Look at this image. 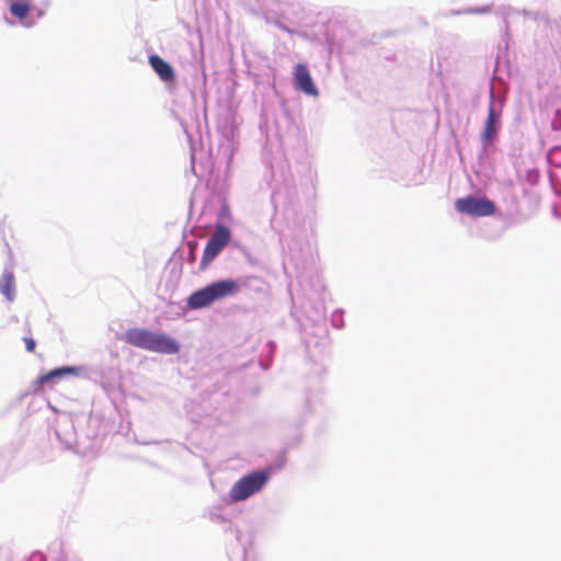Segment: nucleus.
Returning <instances> with one entry per match:
<instances>
[{
	"label": "nucleus",
	"instance_id": "1",
	"mask_svg": "<svg viewBox=\"0 0 561 561\" xmlns=\"http://www.w3.org/2000/svg\"><path fill=\"white\" fill-rule=\"evenodd\" d=\"M122 340L134 346L149 352L173 355L180 352L179 342L160 331L144 328H130L125 331Z\"/></svg>",
	"mask_w": 561,
	"mask_h": 561
},
{
	"label": "nucleus",
	"instance_id": "11",
	"mask_svg": "<svg viewBox=\"0 0 561 561\" xmlns=\"http://www.w3.org/2000/svg\"><path fill=\"white\" fill-rule=\"evenodd\" d=\"M496 119H497V117L495 115V112L491 107L490 111H489V115H488L485 125H484L483 133H482V138L488 144L491 142L493 140V138L495 137V134H496V127H495Z\"/></svg>",
	"mask_w": 561,
	"mask_h": 561
},
{
	"label": "nucleus",
	"instance_id": "4",
	"mask_svg": "<svg viewBox=\"0 0 561 561\" xmlns=\"http://www.w3.org/2000/svg\"><path fill=\"white\" fill-rule=\"evenodd\" d=\"M456 209L472 217L492 216L496 211L495 204L485 197L468 196L455 203Z\"/></svg>",
	"mask_w": 561,
	"mask_h": 561
},
{
	"label": "nucleus",
	"instance_id": "8",
	"mask_svg": "<svg viewBox=\"0 0 561 561\" xmlns=\"http://www.w3.org/2000/svg\"><path fill=\"white\" fill-rule=\"evenodd\" d=\"M77 369L75 367H61L50 370L47 374H44L39 376L36 380L38 383V388H43L44 385H47L49 382H54L55 380H58L62 378L66 375H72L76 374Z\"/></svg>",
	"mask_w": 561,
	"mask_h": 561
},
{
	"label": "nucleus",
	"instance_id": "3",
	"mask_svg": "<svg viewBox=\"0 0 561 561\" xmlns=\"http://www.w3.org/2000/svg\"><path fill=\"white\" fill-rule=\"evenodd\" d=\"M268 474L264 471H254L239 479L231 488L229 495L236 501H244L257 493L266 484Z\"/></svg>",
	"mask_w": 561,
	"mask_h": 561
},
{
	"label": "nucleus",
	"instance_id": "6",
	"mask_svg": "<svg viewBox=\"0 0 561 561\" xmlns=\"http://www.w3.org/2000/svg\"><path fill=\"white\" fill-rule=\"evenodd\" d=\"M295 85L298 90L302 91L307 95H318V89L313 83L311 75L304 64H298L294 70Z\"/></svg>",
	"mask_w": 561,
	"mask_h": 561
},
{
	"label": "nucleus",
	"instance_id": "7",
	"mask_svg": "<svg viewBox=\"0 0 561 561\" xmlns=\"http://www.w3.org/2000/svg\"><path fill=\"white\" fill-rule=\"evenodd\" d=\"M149 64L159 78L164 82H173L175 73L172 66L158 55L149 56Z\"/></svg>",
	"mask_w": 561,
	"mask_h": 561
},
{
	"label": "nucleus",
	"instance_id": "2",
	"mask_svg": "<svg viewBox=\"0 0 561 561\" xmlns=\"http://www.w3.org/2000/svg\"><path fill=\"white\" fill-rule=\"evenodd\" d=\"M238 289V284L232 279L215 282L194 291L187 299V306L191 309H202L208 307L216 300L236 294Z\"/></svg>",
	"mask_w": 561,
	"mask_h": 561
},
{
	"label": "nucleus",
	"instance_id": "13",
	"mask_svg": "<svg viewBox=\"0 0 561 561\" xmlns=\"http://www.w3.org/2000/svg\"><path fill=\"white\" fill-rule=\"evenodd\" d=\"M25 348L27 352L32 353L35 350V341L32 337H24Z\"/></svg>",
	"mask_w": 561,
	"mask_h": 561
},
{
	"label": "nucleus",
	"instance_id": "10",
	"mask_svg": "<svg viewBox=\"0 0 561 561\" xmlns=\"http://www.w3.org/2000/svg\"><path fill=\"white\" fill-rule=\"evenodd\" d=\"M32 0H11L10 12L19 20H24L28 16L31 11Z\"/></svg>",
	"mask_w": 561,
	"mask_h": 561
},
{
	"label": "nucleus",
	"instance_id": "5",
	"mask_svg": "<svg viewBox=\"0 0 561 561\" xmlns=\"http://www.w3.org/2000/svg\"><path fill=\"white\" fill-rule=\"evenodd\" d=\"M230 231L225 226H218L206 243L201 261V270H205L209 263L224 250L230 241Z\"/></svg>",
	"mask_w": 561,
	"mask_h": 561
},
{
	"label": "nucleus",
	"instance_id": "9",
	"mask_svg": "<svg viewBox=\"0 0 561 561\" xmlns=\"http://www.w3.org/2000/svg\"><path fill=\"white\" fill-rule=\"evenodd\" d=\"M0 291L5 296L9 301L14 299L15 294V279L11 272H5L0 277Z\"/></svg>",
	"mask_w": 561,
	"mask_h": 561
},
{
	"label": "nucleus",
	"instance_id": "14",
	"mask_svg": "<svg viewBox=\"0 0 561 561\" xmlns=\"http://www.w3.org/2000/svg\"><path fill=\"white\" fill-rule=\"evenodd\" d=\"M191 259L195 260V256H194L193 252H191Z\"/></svg>",
	"mask_w": 561,
	"mask_h": 561
},
{
	"label": "nucleus",
	"instance_id": "12",
	"mask_svg": "<svg viewBox=\"0 0 561 561\" xmlns=\"http://www.w3.org/2000/svg\"><path fill=\"white\" fill-rule=\"evenodd\" d=\"M548 160L550 163L560 167L561 165V148L554 147L548 153Z\"/></svg>",
	"mask_w": 561,
	"mask_h": 561
}]
</instances>
